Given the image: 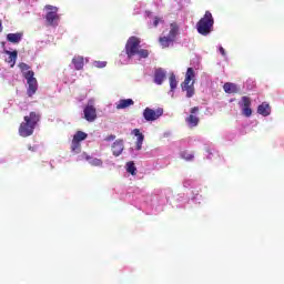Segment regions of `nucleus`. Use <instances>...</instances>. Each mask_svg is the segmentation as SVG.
<instances>
[{
  "label": "nucleus",
  "mask_w": 284,
  "mask_h": 284,
  "mask_svg": "<svg viewBox=\"0 0 284 284\" xmlns=\"http://www.w3.org/2000/svg\"><path fill=\"white\" fill-rule=\"evenodd\" d=\"M39 121H41V114L38 112L31 111L29 115L24 116V121L20 123L19 126V134L23 139H28V136H32L34 134V129L39 124Z\"/></svg>",
  "instance_id": "1"
},
{
  "label": "nucleus",
  "mask_w": 284,
  "mask_h": 284,
  "mask_svg": "<svg viewBox=\"0 0 284 284\" xmlns=\"http://www.w3.org/2000/svg\"><path fill=\"white\" fill-rule=\"evenodd\" d=\"M18 68H20V72H22V77L27 81V84H28L27 94H28V97H34V94H37V90H39V82L37 81V78H34V71L30 70L31 67L26 62H20L18 64Z\"/></svg>",
  "instance_id": "2"
},
{
  "label": "nucleus",
  "mask_w": 284,
  "mask_h": 284,
  "mask_svg": "<svg viewBox=\"0 0 284 284\" xmlns=\"http://www.w3.org/2000/svg\"><path fill=\"white\" fill-rule=\"evenodd\" d=\"M196 73L193 68H187L185 73V79L181 83V88L183 92H186V98L192 99L195 94L194 83H196Z\"/></svg>",
  "instance_id": "3"
},
{
  "label": "nucleus",
  "mask_w": 284,
  "mask_h": 284,
  "mask_svg": "<svg viewBox=\"0 0 284 284\" xmlns=\"http://www.w3.org/2000/svg\"><path fill=\"white\" fill-rule=\"evenodd\" d=\"M213 28L214 18L212 17V12L205 11L204 17L196 23V30L199 34H202V37H207V34L212 32Z\"/></svg>",
  "instance_id": "4"
},
{
  "label": "nucleus",
  "mask_w": 284,
  "mask_h": 284,
  "mask_svg": "<svg viewBox=\"0 0 284 284\" xmlns=\"http://www.w3.org/2000/svg\"><path fill=\"white\" fill-rule=\"evenodd\" d=\"M140 48H141V39L134 36L130 37L124 48L128 59H132V57H136V53H139Z\"/></svg>",
  "instance_id": "5"
},
{
  "label": "nucleus",
  "mask_w": 284,
  "mask_h": 284,
  "mask_svg": "<svg viewBox=\"0 0 284 284\" xmlns=\"http://www.w3.org/2000/svg\"><path fill=\"white\" fill-rule=\"evenodd\" d=\"M176 34H179V24L171 23V30L169 34L165 37H160L159 42L162 48H170V43H174L176 39Z\"/></svg>",
  "instance_id": "6"
},
{
  "label": "nucleus",
  "mask_w": 284,
  "mask_h": 284,
  "mask_svg": "<svg viewBox=\"0 0 284 284\" xmlns=\"http://www.w3.org/2000/svg\"><path fill=\"white\" fill-rule=\"evenodd\" d=\"M45 10H49V12H47L45 14V21L48 26H52V27L59 26V20L61 19L59 17V13H57L59 12V8L53 7L51 4H47Z\"/></svg>",
  "instance_id": "7"
},
{
  "label": "nucleus",
  "mask_w": 284,
  "mask_h": 284,
  "mask_svg": "<svg viewBox=\"0 0 284 284\" xmlns=\"http://www.w3.org/2000/svg\"><path fill=\"white\" fill-rule=\"evenodd\" d=\"M239 105L242 109V114L244 116H252V99H250V97H242L241 101L239 102Z\"/></svg>",
  "instance_id": "8"
},
{
  "label": "nucleus",
  "mask_w": 284,
  "mask_h": 284,
  "mask_svg": "<svg viewBox=\"0 0 284 284\" xmlns=\"http://www.w3.org/2000/svg\"><path fill=\"white\" fill-rule=\"evenodd\" d=\"M160 116H163V108H158L156 110L145 108L143 111L145 121H156Z\"/></svg>",
  "instance_id": "9"
},
{
  "label": "nucleus",
  "mask_w": 284,
  "mask_h": 284,
  "mask_svg": "<svg viewBox=\"0 0 284 284\" xmlns=\"http://www.w3.org/2000/svg\"><path fill=\"white\" fill-rule=\"evenodd\" d=\"M191 114L185 119L187 125L190 128H196V125H199L200 123V119L199 116L194 115L196 114V112H199V106H193L191 110H190Z\"/></svg>",
  "instance_id": "10"
},
{
  "label": "nucleus",
  "mask_w": 284,
  "mask_h": 284,
  "mask_svg": "<svg viewBox=\"0 0 284 284\" xmlns=\"http://www.w3.org/2000/svg\"><path fill=\"white\" fill-rule=\"evenodd\" d=\"M83 112L85 121H89V123L97 121V108H94V105L88 104Z\"/></svg>",
  "instance_id": "11"
},
{
  "label": "nucleus",
  "mask_w": 284,
  "mask_h": 284,
  "mask_svg": "<svg viewBox=\"0 0 284 284\" xmlns=\"http://www.w3.org/2000/svg\"><path fill=\"white\" fill-rule=\"evenodd\" d=\"M124 148L125 146L123 145V140H116L115 142H113L111 146L113 156H121V154H123Z\"/></svg>",
  "instance_id": "12"
},
{
  "label": "nucleus",
  "mask_w": 284,
  "mask_h": 284,
  "mask_svg": "<svg viewBox=\"0 0 284 284\" xmlns=\"http://www.w3.org/2000/svg\"><path fill=\"white\" fill-rule=\"evenodd\" d=\"M4 54H9V57L6 59V62L10 64V68H14V65L17 64V57H19V52L17 50H6Z\"/></svg>",
  "instance_id": "13"
},
{
  "label": "nucleus",
  "mask_w": 284,
  "mask_h": 284,
  "mask_svg": "<svg viewBox=\"0 0 284 284\" xmlns=\"http://www.w3.org/2000/svg\"><path fill=\"white\" fill-rule=\"evenodd\" d=\"M223 90L226 94H239V92H241V89H239V85L232 82L224 83Z\"/></svg>",
  "instance_id": "14"
},
{
  "label": "nucleus",
  "mask_w": 284,
  "mask_h": 284,
  "mask_svg": "<svg viewBox=\"0 0 284 284\" xmlns=\"http://www.w3.org/2000/svg\"><path fill=\"white\" fill-rule=\"evenodd\" d=\"M83 159L90 163V165H93V168H102L103 166V160L90 156L88 153H82Z\"/></svg>",
  "instance_id": "15"
},
{
  "label": "nucleus",
  "mask_w": 284,
  "mask_h": 284,
  "mask_svg": "<svg viewBox=\"0 0 284 284\" xmlns=\"http://www.w3.org/2000/svg\"><path fill=\"white\" fill-rule=\"evenodd\" d=\"M132 134H134V136H136V150H142L143 148V141H145V135H143V133H141V130L139 129H134L132 131Z\"/></svg>",
  "instance_id": "16"
},
{
  "label": "nucleus",
  "mask_w": 284,
  "mask_h": 284,
  "mask_svg": "<svg viewBox=\"0 0 284 284\" xmlns=\"http://www.w3.org/2000/svg\"><path fill=\"white\" fill-rule=\"evenodd\" d=\"M272 113V109L270 108V104L267 102H263L257 106V114H261L262 116H270Z\"/></svg>",
  "instance_id": "17"
},
{
  "label": "nucleus",
  "mask_w": 284,
  "mask_h": 284,
  "mask_svg": "<svg viewBox=\"0 0 284 284\" xmlns=\"http://www.w3.org/2000/svg\"><path fill=\"white\" fill-rule=\"evenodd\" d=\"M163 81H165V71H163V69L155 70L154 83H156V85H163Z\"/></svg>",
  "instance_id": "18"
},
{
  "label": "nucleus",
  "mask_w": 284,
  "mask_h": 284,
  "mask_svg": "<svg viewBox=\"0 0 284 284\" xmlns=\"http://www.w3.org/2000/svg\"><path fill=\"white\" fill-rule=\"evenodd\" d=\"M72 63L75 70H83V65H85V59L83 58V55H75L72 59Z\"/></svg>",
  "instance_id": "19"
},
{
  "label": "nucleus",
  "mask_w": 284,
  "mask_h": 284,
  "mask_svg": "<svg viewBox=\"0 0 284 284\" xmlns=\"http://www.w3.org/2000/svg\"><path fill=\"white\" fill-rule=\"evenodd\" d=\"M134 105V100L132 99H122L116 104V110H125V108H130Z\"/></svg>",
  "instance_id": "20"
},
{
  "label": "nucleus",
  "mask_w": 284,
  "mask_h": 284,
  "mask_svg": "<svg viewBox=\"0 0 284 284\" xmlns=\"http://www.w3.org/2000/svg\"><path fill=\"white\" fill-rule=\"evenodd\" d=\"M23 39V33H8L7 41L9 43H19Z\"/></svg>",
  "instance_id": "21"
},
{
  "label": "nucleus",
  "mask_w": 284,
  "mask_h": 284,
  "mask_svg": "<svg viewBox=\"0 0 284 284\" xmlns=\"http://www.w3.org/2000/svg\"><path fill=\"white\" fill-rule=\"evenodd\" d=\"M125 168L129 174L136 176V165L134 164V161L126 162Z\"/></svg>",
  "instance_id": "22"
},
{
  "label": "nucleus",
  "mask_w": 284,
  "mask_h": 284,
  "mask_svg": "<svg viewBox=\"0 0 284 284\" xmlns=\"http://www.w3.org/2000/svg\"><path fill=\"white\" fill-rule=\"evenodd\" d=\"M88 139V133L83 132V131H78L74 135H73V141L81 143V141H85Z\"/></svg>",
  "instance_id": "23"
},
{
  "label": "nucleus",
  "mask_w": 284,
  "mask_h": 284,
  "mask_svg": "<svg viewBox=\"0 0 284 284\" xmlns=\"http://www.w3.org/2000/svg\"><path fill=\"white\" fill-rule=\"evenodd\" d=\"M71 152L72 154H79L81 152V142H77V140H72Z\"/></svg>",
  "instance_id": "24"
},
{
  "label": "nucleus",
  "mask_w": 284,
  "mask_h": 284,
  "mask_svg": "<svg viewBox=\"0 0 284 284\" xmlns=\"http://www.w3.org/2000/svg\"><path fill=\"white\" fill-rule=\"evenodd\" d=\"M169 81H170L171 90H176V87L179 85V82L176 81V75H174V73H172L170 75Z\"/></svg>",
  "instance_id": "25"
},
{
  "label": "nucleus",
  "mask_w": 284,
  "mask_h": 284,
  "mask_svg": "<svg viewBox=\"0 0 284 284\" xmlns=\"http://www.w3.org/2000/svg\"><path fill=\"white\" fill-rule=\"evenodd\" d=\"M140 59H148V57H150V52L146 49H138V53H136Z\"/></svg>",
  "instance_id": "26"
},
{
  "label": "nucleus",
  "mask_w": 284,
  "mask_h": 284,
  "mask_svg": "<svg viewBox=\"0 0 284 284\" xmlns=\"http://www.w3.org/2000/svg\"><path fill=\"white\" fill-rule=\"evenodd\" d=\"M105 65H108V62H105V61H95L94 62L95 68H105Z\"/></svg>",
  "instance_id": "27"
},
{
  "label": "nucleus",
  "mask_w": 284,
  "mask_h": 284,
  "mask_svg": "<svg viewBox=\"0 0 284 284\" xmlns=\"http://www.w3.org/2000/svg\"><path fill=\"white\" fill-rule=\"evenodd\" d=\"M159 23H163V19L159 18V17H155L154 18V21H153V26L154 28H156L159 26Z\"/></svg>",
  "instance_id": "28"
},
{
  "label": "nucleus",
  "mask_w": 284,
  "mask_h": 284,
  "mask_svg": "<svg viewBox=\"0 0 284 284\" xmlns=\"http://www.w3.org/2000/svg\"><path fill=\"white\" fill-rule=\"evenodd\" d=\"M114 139H116V135L111 134V135H108L106 138H104V141L110 142V141H114Z\"/></svg>",
  "instance_id": "29"
},
{
  "label": "nucleus",
  "mask_w": 284,
  "mask_h": 284,
  "mask_svg": "<svg viewBox=\"0 0 284 284\" xmlns=\"http://www.w3.org/2000/svg\"><path fill=\"white\" fill-rule=\"evenodd\" d=\"M183 159H185V161H192V159H194L193 154H183Z\"/></svg>",
  "instance_id": "30"
},
{
  "label": "nucleus",
  "mask_w": 284,
  "mask_h": 284,
  "mask_svg": "<svg viewBox=\"0 0 284 284\" xmlns=\"http://www.w3.org/2000/svg\"><path fill=\"white\" fill-rule=\"evenodd\" d=\"M28 150H30V152H37V146L29 145Z\"/></svg>",
  "instance_id": "31"
},
{
  "label": "nucleus",
  "mask_w": 284,
  "mask_h": 284,
  "mask_svg": "<svg viewBox=\"0 0 284 284\" xmlns=\"http://www.w3.org/2000/svg\"><path fill=\"white\" fill-rule=\"evenodd\" d=\"M220 53L222 54V57H225V49L223 47H220Z\"/></svg>",
  "instance_id": "32"
},
{
  "label": "nucleus",
  "mask_w": 284,
  "mask_h": 284,
  "mask_svg": "<svg viewBox=\"0 0 284 284\" xmlns=\"http://www.w3.org/2000/svg\"><path fill=\"white\" fill-rule=\"evenodd\" d=\"M0 32H3V22L0 20Z\"/></svg>",
  "instance_id": "33"
}]
</instances>
